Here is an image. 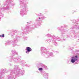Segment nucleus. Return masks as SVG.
Here are the masks:
<instances>
[{"label": "nucleus", "instance_id": "obj_1", "mask_svg": "<svg viewBox=\"0 0 79 79\" xmlns=\"http://www.w3.org/2000/svg\"><path fill=\"white\" fill-rule=\"evenodd\" d=\"M77 61V56H73L71 57V61L73 63H75V62Z\"/></svg>", "mask_w": 79, "mask_h": 79}, {"label": "nucleus", "instance_id": "obj_2", "mask_svg": "<svg viewBox=\"0 0 79 79\" xmlns=\"http://www.w3.org/2000/svg\"><path fill=\"white\" fill-rule=\"evenodd\" d=\"M26 50L27 51H26V53H29V52L32 51V49H31V48L29 47H27Z\"/></svg>", "mask_w": 79, "mask_h": 79}, {"label": "nucleus", "instance_id": "obj_3", "mask_svg": "<svg viewBox=\"0 0 79 79\" xmlns=\"http://www.w3.org/2000/svg\"><path fill=\"white\" fill-rule=\"evenodd\" d=\"M48 73H45L44 74V77L45 78H47L48 77Z\"/></svg>", "mask_w": 79, "mask_h": 79}, {"label": "nucleus", "instance_id": "obj_4", "mask_svg": "<svg viewBox=\"0 0 79 79\" xmlns=\"http://www.w3.org/2000/svg\"><path fill=\"white\" fill-rule=\"evenodd\" d=\"M5 37V35L4 34H2V35H0V37Z\"/></svg>", "mask_w": 79, "mask_h": 79}, {"label": "nucleus", "instance_id": "obj_5", "mask_svg": "<svg viewBox=\"0 0 79 79\" xmlns=\"http://www.w3.org/2000/svg\"><path fill=\"white\" fill-rule=\"evenodd\" d=\"M43 69L42 68H40L38 69V70H39V71H42Z\"/></svg>", "mask_w": 79, "mask_h": 79}, {"label": "nucleus", "instance_id": "obj_6", "mask_svg": "<svg viewBox=\"0 0 79 79\" xmlns=\"http://www.w3.org/2000/svg\"><path fill=\"white\" fill-rule=\"evenodd\" d=\"M39 19H40V18H39Z\"/></svg>", "mask_w": 79, "mask_h": 79}, {"label": "nucleus", "instance_id": "obj_7", "mask_svg": "<svg viewBox=\"0 0 79 79\" xmlns=\"http://www.w3.org/2000/svg\"><path fill=\"white\" fill-rule=\"evenodd\" d=\"M42 18H43L42 17V18H41V19H42Z\"/></svg>", "mask_w": 79, "mask_h": 79}, {"label": "nucleus", "instance_id": "obj_8", "mask_svg": "<svg viewBox=\"0 0 79 79\" xmlns=\"http://www.w3.org/2000/svg\"><path fill=\"white\" fill-rule=\"evenodd\" d=\"M0 79H2V78H0Z\"/></svg>", "mask_w": 79, "mask_h": 79}]
</instances>
